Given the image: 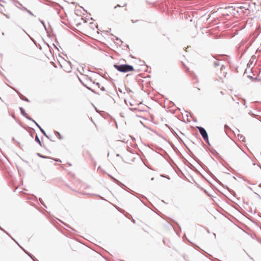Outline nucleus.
I'll return each mask as SVG.
<instances>
[{
  "mask_svg": "<svg viewBox=\"0 0 261 261\" xmlns=\"http://www.w3.org/2000/svg\"><path fill=\"white\" fill-rule=\"evenodd\" d=\"M100 89H101V90H102V91H105V87H101V88H100Z\"/></svg>",
  "mask_w": 261,
  "mask_h": 261,
  "instance_id": "obj_34",
  "label": "nucleus"
},
{
  "mask_svg": "<svg viewBox=\"0 0 261 261\" xmlns=\"http://www.w3.org/2000/svg\"><path fill=\"white\" fill-rule=\"evenodd\" d=\"M45 137H46L47 139H48L50 141H52V142H55L54 140H51L50 138V136L49 135H48L46 132H45V133H42Z\"/></svg>",
  "mask_w": 261,
  "mask_h": 261,
  "instance_id": "obj_20",
  "label": "nucleus"
},
{
  "mask_svg": "<svg viewBox=\"0 0 261 261\" xmlns=\"http://www.w3.org/2000/svg\"><path fill=\"white\" fill-rule=\"evenodd\" d=\"M54 133L59 140H62L63 139L62 135L59 132L55 130Z\"/></svg>",
  "mask_w": 261,
  "mask_h": 261,
  "instance_id": "obj_12",
  "label": "nucleus"
},
{
  "mask_svg": "<svg viewBox=\"0 0 261 261\" xmlns=\"http://www.w3.org/2000/svg\"><path fill=\"white\" fill-rule=\"evenodd\" d=\"M58 5V4L55 3L53 2H50L49 3V4H48V5H49V6H51V7H54V5Z\"/></svg>",
  "mask_w": 261,
  "mask_h": 261,
  "instance_id": "obj_25",
  "label": "nucleus"
},
{
  "mask_svg": "<svg viewBox=\"0 0 261 261\" xmlns=\"http://www.w3.org/2000/svg\"><path fill=\"white\" fill-rule=\"evenodd\" d=\"M250 11H251L249 10V8H247L246 10L243 9V16L248 15L250 14Z\"/></svg>",
  "mask_w": 261,
  "mask_h": 261,
  "instance_id": "obj_10",
  "label": "nucleus"
},
{
  "mask_svg": "<svg viewBox=\"0 0 261 261\" xmlns=\"http://www.w3.org/2000/svg\"><path fill=\"white\" fill-rule=\"evenodd\" d=\"M16 4H18V5H20L21 7L22 6V5L18 1H16L15 2V5H16V6H17L18 8H19V7H18L17 5H16Z\"/></svg>",
  "mask_w": 261,
  "mask_h": 261,
  "instance_id": "obj_28",
  "label": "nucleus"
},
{
  "mask_svg": "<svg viewBox=\"0 0 261 261\" xmlns=\"http://www.w3.org/2000/svg\"><path fill=\"white\" fill-rule=\"evenodd\" d=\"M81 22H79V23H77L76 24V26H77V27H78V26H79V25H81Z\"/></svg>",
  "mask_w": 261,
  "mask_h": 261,
  "instance_id": "obj_39",
  "label": "nucleus"
},
{
  "mask_svg": "<svg viewBox=\"0 0 261 261\" xmlns=\"http://www.w3.org/2000/svg\"><path fill=\"white\" fill-rule=\"evenodd\" d=\"M67 164L69 165V166H71L72 164L70 163H67Z\"/></svg>",
  "mask_w": 261,
  "mask_h": 261,
  "instance_id": "obj_41",
  "label": "nucleus"
},
{
  "mask_svg": "<svg viewBox=\"0 0 261 261\" xmlns=\"http://www.w3.org/2000/svg\"><path fill=\"white\" fill-rule=\"evenodd\" d=\"M0 229L3 231L4 233H5L6 234H7L8 236H9L17 244H18V245L19 246V247L21 249L23 248V247H22L17 242V241H16L10 234L9 232H8L6 230H5L4 228H3L1 226H0Z\"/></svg>",
  "mask_w": 261,
  "mask_h": 261,
  "instance_id": "obj_5",
  "label": "nucleus"
},
{
  "mask_svg": "<svg viewBox=\"0 0 261 261\" xmlns=\"http://www.w3.org/2000/svg\"><path fill=\"white\" fill-rule=\"evenodd\" d=\"M82 9H83V10L85 11V10L84 9V8L83 7L82 8Z\"/></svg>",
  "mask_w": 261,
  "mask_h": 261,
  "instance_id": "obj_48",
  "label": "nucleus"
},
{
  "mask_svg": "<svg viewBox=\"0 0 261 261\" xmlns=\"http://www.w3.org/2000/svg\"><path fill=\"white\" fill-rule=\"evenodd\" d=\"M114 66L118 71L123 73H126L134 70V67L128 64H115Z\"/></svg>",
  "mask_w": 261,
  "mask_h": 261,
  "instance_id": "obj_1",
  "label": "nucleus"
},
{
  "mask_svg": "<svg viewBox=\"0 0 261 261\" xmlns=\"http://www.w3.org/2000/svg\"><path fill=\"white\" fill-rule=\"evenodd\" d=\"M75 14L78 16H82V11L80 9H75L74 10Z\"/></svg>",
  "mask_w": 261,
  "mask_h": 261,
  "instance_id": "obj_14",
  "label": "nucleus"
},
{
  "mask_svg": "<svg viewBox=\"0 0 261 261\" xmlns=\"http://www.w3.org/2000/svg\"><path fill=\"white\" fill-rule=\"evenodd\" d=\"M23 162H25V163H28V161H24V160H23Z\"/></svg>",
  "mask_w": 261,
  "mask_h": 261,
  "instance_id": "obj_46",
  "label": "nucleus"
},
{
  "mask_svg": "<svg viewBox=\"0 0 261 261\" xmlns=\"http://www.w3.org/2000/svg\"><path fill=\"white\" fill-rule=\"evenodd\" d=\"M12 140H13V141H14V142L16 144V145H17L18 146H19L20 148H21V149H22V145L21 144V143H20L19 142L17 141L15 139V138H14V137H13V138H12Z\"/></svg>",
  "mask_w": 261,
  "mask_h": 261,
  "instance_id": "obj_15",
  "label": "nucleus"
},
{
  "mask_svg": "<svg viewBox=\"0 0 261 261\" xmlns=\"http://www.w3.org/2000/svg\"><path fill=\"white\" fill-rule=\"evenodd\" d=\"M36 155L41 158H42V159H49L50 158V156H45V155H42V154H41L40 153H39V152H37L36 153Z\"/></svg>",
  "mask_w": 261,
  "mask_h": 261,
  "instance_id": "obj_13",
  "label": "nucleus"
},
{
  "mask_svg": "<svg viewBox=\"0 0 261 261\" xmlns=\"http://www.w3.org/2000/svg\"><path fill=\"white\" fill-rule=\"evenodd\" d=\"M17 122L18 123V124H19L21 126L23 127V126H22V123H21V122Z\"/></svg>",
  "mask_w": 261,
  "mask_h": 261,
  "instance_id": "obj_36",
  "label": "nucleus"
},
{
  "mask_svg": "<svg viewBox=\"0 0 261 261\" xmlns=\"http://www.w3.org/2000/svg\"><path fill=\"white\" fill-rule=\"evenodd\" d=\"M54 46L56 48H58V47L56 46V45H55V44H53Z\"/></svg>",
  "mask_w": 261,
  "mask_h": 261,
  "instance_id": "obj_44",
  "label": "nucleus"
},
{
  "mask_svg": "<svg viewBox=\"0 0 261 261\" xmlns=\"http://www.w3.org/2000/svg\"><path fill=\"white\" fill-rule=\"evenodd\" d=\"M90 27L93 29V30H94L95 28H97V25H96V24H95L93 22H90Z\"/></svg>",
  "mask_w": 261,
  "mask_h": 261,
  "instance_id": "obj_23",
  "label": "nucleus"
},
{
  "mask_svg": "<svg viewBox=\"0 0 261 261\" xmlns=\"http://www.w3.org/2000/svg\"><path fill=\"white\" fill-rule=\"evenodd\" d=\"M233 11H234L233 12L234 14L235 15L236 14V12L238 14V15L240 16H243V9H242L241 8L240 9H239V8H234V9H233Z\"/></svg>",
  "mask_w": 261,
  "mask_h": 261,
  "instance_id": "obj_7",
  "label": "nucleus"
},
{
  "mask_svg": "<svg viewBox=\"0 0 261 261\" xmlns=\"http://www.w3.org/2000/svg\"><path fill=\"white\" fill-rule=\"evenodd\" d=\"M259 187H261V184L259 186Z\"/></svg>",
  "mask_w": 261,
  "mask_h": 261,
  "instance_id": "obj_53",
  "label": "nucleus"
},
{
  "mask_svg": "<svg viewBox=\"0 0 261 261\" xmlns=\"http://www.w3.org/2000/svg\"><path fill=\"white\" fill-rule=\"evenodd\" d=\"M49 159H50L51 160H54L55 162H61V163L62 162V161L59 159H57V158L54 159V158L50 157V158Z\"/></svg>",
  "mask_w": 261,
  "mask_h": 261,
  "instance_id": "obj_24",
  "label": "nucleus"
},
{
  "mask_svg": "<svg viewBox=\"0 0 261 261\" xmlns=\"http://www.w3.org/2000/svg\"><path fill=\"white\" fill-rule=\"evenodd\" d=\"M82 20L84 21V23H87V20L86 19H85L83 17L82 18Z\"/></svg>",
  "mask_w": 261,
  "mask_h": 261,
  "instance_id": "obj_35",
  "label": "nucleus"
},
{
  "mask_svg": "<svg viewBox=\"0 0 261 261\" xmlns=\"http://www.w3.org/2000/svg\"><path fill=\"white\" fill-rule=\"evenodd\" d=\"M19 97H20V99L23 101H25L28 102H30V100L27 97H26L25 96H23L22 94L19 95Z\"/></svg>",
  "mask_w": 261,
  "mask_h": 261,
  "instance_id": "obj_11",
  "label": "nucleus"
},
{
  "mask_svg": "<svg viewBox=\"0 0 261 261\" xmlns=\"http://www.w3.org/2000/svg\"><path fill=\"white\" fill-rule=\"evenodd\" d=\"M235 8L246 10L247 8H250V4L248 3H240L238 4Z\"/></svg>",
  "mask_w": 261,
  "mask_h": 261,
  "instance_id": "obj_4",
  "label": "nucleus"
},
{
  "mask_svg": "<svg viewBox=\"0 0 261 261\" xmlns=\"http://www.w3.org/2000/svg\"><path fill=\"white\" fill-rule=\"evenodd\" d=\"M3 56V55L0 54V56Z\"/></svg>",
  "mask_w": 261,
  "mask_h": 261,
  "instance_id": "obj_54",
  "label": "nucleus"
},
{
  "mask_svg": "<svg viewBox=\"0 0 261 261\" xmlns=\"http://www.w3.org/2000/svg\"><path fill=\"white\" fill-rule=\"evenodd\" d=\"M5 16H6L7 18H10V16H9L8 15H7V14H5Z\"/></svg>",
  "mask_w": 261,
  "mask_h": 261,
  "instance_id": "obj_38",
  "label": "nucleus"
},
{
  "mask_svg": "<svg viewBox=\"0 0 261 261\" xmlns=\"http://www.w3.org/2000/svg\"><path fill=\"white\" fill-rule=\"evenodd\" d=\"M19 8L21 9L22 10L26 11V12H27V11L28 10V9L27 8H25V7H24L23 6H21V8Z\"/></svg>",
  "mask_w": 261,
  "mask_h": 261,
  "instance_id": "obj_26",
  "label": "nucleus"
},
{
  "mask_svg": "<svg viewBox=\"0 0 261 261\" xmlns=\"http://www.w3.org/2000/svg\"><path fill=\"white\" fill-rule=\"evenodd\" d=\"M31 129H32L34 130V132H35V129H34V128H31Z\"/></svg>",
  "mask_w": 261,
  "mask_h": 261,
  "instance_id": "obj_47",
  "label": "nucleus"
},
{
  "mask_svg": "<svg viewBox=\"0 0 261 261\" xmlns=\"http://www.w3.org/2000/svg\"><path fill=\"white\" fill-rule=\"evenodd\" d=\"M30 135H31L32 137H33V135H32V134H30Z\"/></svg>",
  "mask_w": 261,
  "mask_h": 261,
  "instance_id": "obj_52",
  "label": "nucleus"
},
{
  "mask_svg": "<svg viewBox=\"0 0 261 261\" xmlns=\"http://www.w3.org/2000/svg\"><path fill=\"white\" fill-rule=\"evenodd\" d=\"M19 110H20V114L23 116V117H24L26 119H27L28 120H30V121H33V118H32L31 117H30L28 114L26 113L24 109L22 107H20L19 108Z\"/></svg>",
  "mask_w": 261,
  "mask_h": 261,
  "instance_id": "obj_3",
  "label": "nucleus"
},
{
  "mask_svg": "<svg viewBox=\"0 0 261 261\" xmlns=\"http://www.w3.org/2000/svg\"><path fill=\"white\" fill-rule=\"evenodd\" d=\"M35 124L37 127L40 129L41 133H45V130L41 127V126L34 120L33 119V121H31Z\"/></svg>",
  "mask_w": 261,
  "mask_h": 261,
  "instance_id": "obj_8",
  "label": "nucleus"
},
{
  "mask_svg": "<svg viewBox=\"0 0 261 261\" xmlns=\"http://www.w3.org/2000/svg\"><path fill=\"white\" fill-rule=\"evenodd\" d=\"M35 141L41 147L43 146V143L40 140L38 135H36L35 138Z\"/></svg>",
  "mask_w": 261,
  "mask_h": 261,
  "instance_id": "obj_9",
  "label": "nucleus"
},
{
  "mask_svg": "<svg viewBox=\"0 0 261 261\" xmlns=\"http://www.w3.org/2000/svg\"><path fill=\"white\" fill-rule=\"evenodd\" d=\"M225 66L224 65H222L221 67V69L222 70L223 68H225Z\"/></svg>",
  "mask_w": 261,
  "mask_h": 261,
  "instance_id": "obj_33",
  "label": "nucleus"
},
{
  "mask_svg": "<svg viewBox=\"0 0 261 261\" xmlns=\"http://www.w3.org/2000/svg\"><path fill=\"white\" fill-rule=\"evenodd\" d=\"M214 65L215 66V67H218L219 66V65H220V63L219 62V61L218 60H216L214 62Z\"/></svg>",
  "mask_w": 261,
  "mask_h": 261,
  "instance_id": "obj_21",
  "label": "nucleus"
},
{
  "mask_svg": "<svg viewBox=\"0 0 261 261\" xmlns=\"http://www.w3.org/2000/svg\"><path fill=\"white\" fill-rule=\"evenodd\" d=\"M5 35V33L4 32L2 33V35L4 36Z\"/></svg>",
  "mask_w": 261,
  "mask_h": 261,
  "instance_id": "obj_45",
  "label": "nucleus"
},
{
  "mask_svg": "<svg viewBox=\"0 0 261 261\" xmlns=\"http://www.w3.org/2000/svg\"><path fill=\"white\" fill-rule=\"evenodd\" d=\"M38 201L40 202V203H41V205H42L45 208H47L46 205L45 204V203H44V202L41 198H39L38 199Z\"/></svg>",
  "mask_w": 261,
  "mask_h": 261,
  "instance_id": "obj_19",
  "label": "nucleus"
},
{
  "mask_svg": "<svg viewBox=\"0 0 261 261\" xmlns=\"http://www.w3.org/2000/svg\"><path fill=\"white\" fill-rule=\"evenodd\" d=\"M225 128H228V126L227 125H225Z\"/></svg>",
  "mask_w": 261,
  "mask_h": 261,
  "instance_id": "obj_42",
  "label": "nucleus"
},
{
  "mask_svg": "<svg viewBox=\"0 0 261 261\" xmlns=\"http://www.w3.org/2000/svg\"><path fill=\"white\" fill-rule=\"evenodd\" d=\"M97 84L99 85V88H100L99 84V83H97Z\"/></svg>",
  "mask_w": 261,
  "mask_h": 261,
  "instance_id": "obj_51",
  "label": "nucleus"
},
{
  "mask_svg": "<svg viewBox=\"0 0 261 261\" xmlns=\"http://www.w3.org/2000/svg\"><path fill=\"white\" fill-rule=\"evenodd\" d=\"M77 77L79 81L81 83H82V79L79 76H77Z\"/></svg>",
  "mask_w": 261,
  "mask_h": 261,
  "instance_id": "obj_31",
  "label": "nucleus"
},
{
  "mask_svg": "<svg viewBox=\"0 0 261 261\" xmlns=\"http://www.w3.org/2000/svg\"><path fill=\"white\" fill-rule=\"evenodd\" d=\"M75 32L77 34V35L75 34V36H76L78 39L81 40V38L78 36L80 35L81 31L75 29Z\"/></svg>",
  "mask_w": 261,
  "mask_h": 261,
  "instance_id": "obj_18",
  "label": "nucleus"
},
{
  "mask_svg": "<svg viewBox=\"0 0 261 261\" xmlns=\"http://www.w3.org/2000/svg\"><path fill=\"white\" fill-rule=\"evenodd\" d=\"M240 139H242V141H244V140L245 139V137H244L242 135H241Z\"/></svg>",
  "mask_w": 261,
  "mask_h": 261,
  "instance_id": "obj_30",
  "label": "nucleus"
},
{
  "mask_svg": "<svg viewBox=\"0 0 261 261\" xmlns=\"http://www.w3.org/2000/svg\"><path fill=\"white\" fill-rule=\"evenodd\" d=\"M49 25H50V24H49ZM49 26H50V27L51 28V32H53V35L55 37V39H56L55 42L57 44V45H59V43L58 41L57 40V37H56V34L53 33V29L51 27L50 25H49Z\"/></svg>",
  "mask_w": 261,
  "mask_h": 261,
  "instance_id": "obj_17",
  "label": "nucleus"
},
{
  "mask_svg": "<svg viewBox=\"0 0 261 261\" xmlns=\"http://www.w3.org/2000/svg\"><path fill=\"white\" fill-rule=\"evenodd\" d=\"M39 21H40V22L43 25L45 30L47 32V36L49 38H50L51 37V35L50 34V33L49 32H47V27H46V25L44 22V21L43 20H41V19L39 18Z\"/></svg>",
  "mask_w": 261,
  "mask_h": 261,
  "instance_id": "obj_6",
  "label": "nucleus"
},
{
  "mask_svg": "<svg viewBox=\"0 0 261 261\" xmlns=\"http://www.w3.org/2000/svg\"><path fill=\"white\" fill-rule=\"evenodd\" d=\"M82 194H83V195L87 194V193H85V192H84L83 191Z\"/></svg>",
  "mask_w": 261,
  "mask_h": 261,
  "instance_id": "obj_43",
  "label": "nucleus"
},
{
  "mask_svg": "<svg viewBox=\"0 0 261 261\" xmlns=\"http://www.w3.org/2000/svg\"><path fill=\"white\" fill-rule=\"evenodd\" d=\"M30 258L33 260V261H39L33 254Z\"/></svg>",
  "mask_w": 261,
  "mask_h": 261,
  "instance_id": "obj_27",
  "label": "nucleus"
},
{
  "mask_svg": "<svg viewBox=\"0 0 261 261\" xmlns=\"http://www.w3.org/2000/svg\"><path fill=\"white\" fill-rule=\"evenodd\" d=\"M27 12L31 15L34 16V14L29 10H28Z\"/></svg>",
  "mask_w": 261,
  "mask_h": 261,
  "instance_id": "obj_29",
  "label": "nucleus"
},
{
  "mask_svg": "<svg viewBox=\"0 0 261 261\" xmlns=\"http://www.w3.org/2000/svg\"><path fill=\"white\" fill-rule=\"evenodd\" d=\"M244 252H246V254H247L248 255V256L250 257V258L252 259V258L251 256H250L247 254V253L246 252V251H245V250H244Z\"/></svg>",
  "mask_w": 261,
  "mask_h": 261,
  "instance_id": "obj_37",
  "label": "nucleus"
},
{
  "mask_svg": "<svg viewBox=\"0 0 261 261\" xmlns=\"http://www.w3.org/2000/svg\"><path fill=\"white\" fill-rule=\"evenodd\" d=\"M197 128L198 129L200 135H201L202 137L203 138V140L209 145H210L209 140H208V137L207 133L206 131V130L201 126H197Z\"/></svg>",
  "mask_w": 261,
  "mask_h": 261,
  "instance_id": "obj_2",
  "label": "nucleus"
},
{
  "mask_svg": "<svg viewBox=\"0 0 261 261\" xmlns=\"http://www.w3.org/2000/svg\"><path fill=\"white\" fill-rule=\"evenodd\" d=\"M0 100H1L2 101H3V100H2V98L0 97Z\"/></svg>",
  "mask_w": 261,
  "mask_h": 261,
  "instance_id": "obj_49",
  "label": "nucleus"
},
{
  "mask_svg": "<svg viewBox=\"0 0 261 261\" xmlns=\"http://www.w3.org/2000/svg\"><path fill=\"white\" fill-rule=\"evenodd\" d=\"M60 166H61V167L62 168H63V169H64V170H67V169L65 168V167H64V165H61Z\"/></svg>",
  "mask_w": 261,
  "mask_h": 261,
  "instance_id": "obj_32",
  "label": "nucleus"
},
{
  "mask_svg": "<svg viewBox=\"0 0 261 261\" xmlns=\"http://www.w3.org/2000/svg\"><path fill=\"white\" fill-rule=\"evenodd\" d=\"M84 79L85 80H87L88 79V76L87 75H85L83 74V80ZM82 84H83V86L86 87L87 88H89V87L87 86V85L83 81V83H82Z\"/></svg>",
  "mask_w": 261,
  "mask_h": 261,
  "instance_id": "obj_16",
  "label": "nucleus"
},
{
  "mask_svg": "<svg viewBox=\"0 0 261 261\" xmlns=\"http://www.w3.org/2000/svg\"><path fill=\"white\" fill-rule=\"evenodd\" d=\"M22 249L30 257H31V256H32V254H31L30 252L24 249L23 248Z\"/></svg>",
  "mask_w": 261,
  "mask_h": 261,
  "instance_id": "obj_22",
  "label": "nucleus"
},
{
  "mask_svg": "<svg viewBox=\"0 0 261 261\" xmlns=\"http://www.w3.org/2000/svg\"><path fill=\"white\" fill-rule=\"evenodd\" d=\"M121 7L120 5H117L115 7V8H116L117 7Z\"/></svg>",
  "mask_w": 261,
  "mask_h": 261,
  "instance_id": "obj_40",
  "label": "nucleus"
},
{
  "mask_svg": "<svg viewBox=\"0 0 261 261\" xmlns=\"http://www.w3.org/2000/svg\"><path fill=\"white\" fill-rule=\"evenodd\" d=\"M116 40H119V38H117Z\"/></svg>",
  "mask_w": 261,
  "mask_h": 261,
  "instance_id": "obj_50",
  "label": "nucleus"
}]
</instances>
